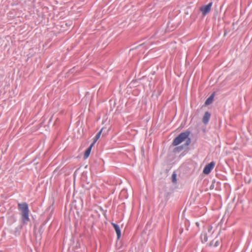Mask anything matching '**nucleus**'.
<instances>
[{
  "label": "nucleus",
  "instance_id": "nucleus-3",
  "mask_svg": "<svg viewBox=\"0 0 252 252\" xmlns=\"http://www.w3.org/2000/svg\"><path fill=\"white\" fill-rule=\"evenodd\" d=\"M189 134V132H182L180 133L177 137H176L173 142V145L177 146L184 141L186 138H188Z\"/></svg>",
  "mask_w": 252,
  "mask_h": 252
},
{
  "label": "nucleus",
  "instance_id": "nucleus-1",
  "mask_svg": "<svg viewBox=\"0 0 252 252\" xmlns=\"http://www.w3.org/2000/svg\"><path fill=\"white\" fill-rule=\"evenodd\" d=\"M18 208L21 211L23 222L24 223H27L29 220V210L28 204L26 203H19Z\"/></svg>",
  "mask_w": 252,
  "mask_h": 252
},
{
  "label": "nucleus",
  "instance_id": "nucleus-11",
  "mask_svg": "<svg viewBox=\"0 0 252 252\" xmlns=\"http://www.w3.org/2000/svg\"><path fill=\"white\" fill-rule=\"evenodd\" d=\"M102 129L99 132H98L96 135L95 136L94 138V141L93 142L92 144H93V146L94 145V144H95V143L97 141V140L99 138L100 136V135L101 134V132H102Z\"/></svg>",
  "mask_w": 252,
  "mask_h": 252
},
{
  "label": "nucleus",
  "instance_id": "nucleus-12",
  "mask_svg": "<svg viewBox=\"0 0 252 252\" xmlns=\"http://www.w3.org/2000/svg\"><path fill=\"white\" fill-rule=\"evenodd\" d=\"M176 174L175 173H173L172 175V181L174 183H176L177 182V179H176Z\"/></svg>",
  "mask_w": 252,
  "mask_h": 252
},
{
  "label": "nucleus",
  "instance_id": "nucleus-4",
  "mask_svg": "<svg viewBox=\"0 0 252 252\" xmlns=\"http://www.w3.org/2000/svg\"><path fill=\"white\" fill-rule=\"evenodd\" d=\"M212 4L213 2H210L207 5L200 8V10L201 11L202 14L203 16L206 15V14L210 12L211 9Z\"/></svg>",
  "mask_w": 252,
  "mask_h": 252
},
{
  "label": "nucleus",
  "instance_id": "nucleus-7",
  "mask_svg": "<svg viewBox=\"0 0 252 252\" xmlns=\"http://www.w3.org/2000/svg\"><path fill=\"white\" fill-rule=\"evenodd\" d=\"M211 114L208 112H206L202 119V122L204 124H207L210 119Z\"/></svg>",
  "mask_w": 252,
  "mask_h": 252
},
{
  "label": "nucleus",
  "instance_id": "nucleus-5",
  "mask_svg": "<svg viewBox=\"0 0 252 252\" xmlns=\"http://www.w3.org/2000/svg\"><path fill=\"white\" fill-rule=\"evenodd\" d=\"M215 165V163L214 161H212L208 163L204 168L203 173L206 175L209 174L211 170L214 168Z\"/></svg>",
  "mask_w": 252,
  "mask_h": 252
},
{
  "label": "nucleus",
  "instance_id": "nucleus-2",
  "mask_svg": "<svg viewBox=\"0 0 252 252\" xmlns=\"http://www.w3.org/2000/svg\"><path fill=\"white\" fill-rule=\"evenodd\" d=\"M215 232V229L213 226L210 225H208L206 228L201 234L200 239L202 243H205L208 241L209 237H212L213 235Z\"/></svg>",
  "mask_w": 252,
  "mask_h": 252
},
{
  "label": "nucleus",
  "instance_id": "nucleus-8",
  "mask_svg": "<svg viewBox=\"0 0 252 252\" xmlns=\"http://www.w3.org/2000/svg\"><path fill=\"white\" fill-rule=\"evenodd\" d=\"M93 146V144H91L89 147L86 150L84 155V158L85 159H87L89 157L92 147Z\"/></svg>",
  "mask_w": 252,
  "mask_h": 252
},
{
  "label": "nucleus",
  "instance_id": "nucleus-6",
  "mask_svg": "<svg viewBox=\"0 0 252 252\" xmlns=\"http://www.w3.org/2000/svg\"><path fill=\"white\" fill-rule=\"evenodd\" d=\"M112 225L113 226V227L116 232L117 239H119L121 236V230L120 229L119 226L114 223H112Z\"/></svg>",
  "mask_w": 252,
  "mask_h": 252
},
{
  "label": "nucleus",
  "instance_id": "nucleus-10",
  "mask_svg": "<svg viewBox=\"0 0 252 252\" xmlns=\"http://www.w3.org/2000/svg\"><path fill=\"white\" fill-rule=\"evenodd\" d=\"M214 99V94H211L205 101V105H208L211 104L213 102Z\"/></svg>",
  "mask_w": 252,
  "mask_h": 252
},
{
  "label": "nucleus",
  "instance_id": "nucleus-9",
  "mask_svg": "<svg viewBox=\"0 0 252 252\" xmlns=\"http://www.w3.org/2000/svg\"><path fill=\"white\" fill-rule=\"evenodd\" d=\"M220 244V242L218 240L214 239L212 240L209 244V246L210 247H212L214 248L217 247L219 246Z\"/></svg>",
  "mask_w": 252,
  "mask_h": 252
}]
</instances>
